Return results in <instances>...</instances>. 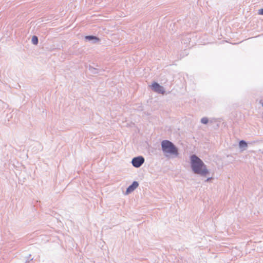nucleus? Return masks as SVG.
<instances>
[{"mask_svg":"<svg viewBox=\"0 0 263 263\" xmlns=\"http://www.w3.org/2000/svg\"><path fill=\"white\" fill-rule=\"evenodd\" d=\"M144 158L142 156H139L134 157L132 160L131 163L135 168H139L144 163Z\"/></svg>","mask_w":263,"mask_h":263,"instance_id":"4","label":"nucleus"},{"mask_svg":"<svg viewBox=\"0 0 263 263\" xmlns=\"http://www.w3.org/2000/svg\"><path fill=\"white\" fill-rule=\"evenodd\" d=\"M190 166L193 173L202 177H206L210 174V171L207 168L206 165L195 154L190 156Z\"/></svg>","mask_w":263,"mask_h":263,"instance_id":"1","label":"nucleus"},{"mask_svg":"<svg viewBox=\"0 0 263 263\" xmlns=\"http://www.w3.org/2000/svg\"><path fill=\"white\" fill-rule=\"evenodd\" d=\"M31 43L34 45H37L39 43L38 37L36 35H33L31 38Z\"/></svg>","mask_w":263,"mask_h":263,"instance_id":"9","label":"nucleus"},{"mask_svg":"<svg viewBox=\"0 0 263 263\" xmlns=\"http://www.w3.org/2000/svg\"><path fill=\"white\" fill-rule=\"evenodd\" d=\"M88 70L93 74H98L99 72V69L96 68L91 65H89Z\"/></svg>","mask_w":263,"mask_h":263,"instance_id":"8","label":"nucleus"},{"mask_svg":"<svg viewBox=\"0 0 263 263\" xmlns=\"http://www.w3.org/2000/svg\"><path fill=\"white\" fill-rule=\"evenodd\" d=\"M151 88L153 91L159 94L164 95L165 93L164 87L157 82L154 81L151 85Z\"/></svg>","mask_w":263,"mask_h":263,"instance_id":"3","label":"nucleus"},{"mask_svg":"<svg viewBox=\"0 0 263 263\" xmlns=\"http://www.w3.org/2000/svg\"><path fill=\"white\" fill-rule=\"evenodd\" d=\"M161 148L166 158H175L179 155L178 147L168 140H163L161 142Z\"/></svg>","mask_w":263,"mask_h":263,"instance_id":"2","label":"nucleus"},{"mask_svg":"<svg viewBox=\"0 0 263 263\" xmlns=\"http://www.w3.org/2000/svg\"><path fill=\"white\" fill-rule=\"evenodd\" d=\"M260 103L261 104L262 106L263 107V99H261L260 100Z\"/></svg>","mask_w":263,"mask_h":263,"instance_id":"14","label":"nucleus"},{"mask_svg":"<svg viewBox=\"0 0 263 263\" xmlns=\"http://www.w3.org/2000/svg\"><path fill=\"white\" fill-rule=\"evenodd\" d=\"M85 41L92 44L97 43L101 41L100 39L93 35H86L84 37Z\"/></svg>","mask_w":263,"mask_h":263,"instance_id":"6","label":"nucleus"},{"mask_svg":"<svg viewBox=\"0 0 263 263\" xmlns=\"http://www.w3.org/2000/svg\"><path fill=\"white\" fill-rule=\"evenodd\" d=\"M139 183L137 181H134L127 188L125 191V195H128L134 191L138 186Z\"/></svg>","mask_w":263,"mask_h":263,"instance_id":"5","label":"nucleus"},{"mask_svg":"<svg viewBox=\"0 0 263 263\" xmlns=\"http://www.w3.org/2000/svg\"><path fill=\"white\" fill-rule=\"evenodd\" d=\"M238 146L239 148L240 149V151L243 152V151L246 149L248 145L246 141L244 140H241L238 142Z\"/></svg>","mask_w":263,"mask_h":263,"instance_id":"7","label":"nucleus"},{"mask_svg":"<svg viewBox=\"0 0 263 263\" xmlns=\"http://www.w3.org/2000/svg\"><path fill=\"white\" fill-rule=\"evenodd\" d=\"M258 14L263 15V8L258 10Z\"/></svg>","mask_w":263,"mask_h":263,"instance_id":"12","label":"nucleus"},{"mask_svg":"<svg viewBox=\"0 0 263 263\" xmlns=\"http://www.w3.org/2000/svg\"><path fill=\"white\" fill-rule=\"evenodd\" d=\"M200 122L202 124L206 125L209 123V120L208 117H203L201 118Z\"/></svg>","mask_w":263,"mask_h":263,"instance_id":"10","label":"nucleus"},{"mask_svg":"<svg viewBox=\"0 0 263 263\" xmlns=\"http://www.w3.org/2000/svg\"><path fill=\"white\" fill-rule=\"evenodd\" d=\"M211 179H212V177H209V178H208L206 179L205 181H206V182H209V181H210Z\"/></svg>","mask_w":263,"mask_h":263,"instance_id":"13","label":"nucleus"},{"mask_svg":"<svg viewBox=\"0 0 263 263\" xmlns=\"http://www.w3.org/2000/svg\"><path fill=\"white\" fill-rule=\"evenodd\" d=\"M31 254H29L27 257H26V263H28L30 261L33 260V258H31Z\"/></svg>","mask_w":263,"mask_h":263,"instance_id":"11","label":"nucleus"}]
</instances>
